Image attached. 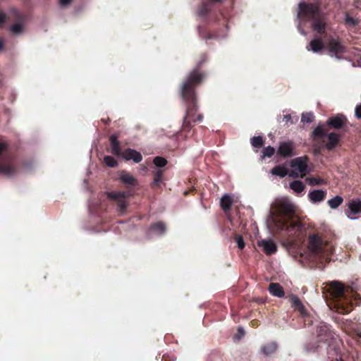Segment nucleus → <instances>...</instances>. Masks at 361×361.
I'll use <instances>...</instances> for the list:
<instances>
[{
	"mask_svg": "<svg viewBox=\"0 0 361 361\" xmlns=\"http://www.w3.org/2000/svg\"><path fill=\"white\" fill-rule=\"evenodd\" d=\"M295 206L286 198L278 200L273 206V211L271 213L270 221L273 226L279 229L301 230L304 225L300 221H291L290 226L287 223L295 216Z\"/></svg>",
	"mask_w": 361,
	"mask_h": 361,
	"instance_id": "f257e3e1",
	"label": "nucleus"
},
{
	"mask_svg": "<svg viewBox=\"0 0 361 361\" xmlns=\"http://www.w3.org/2000/svg\"><path fill=\"white\" fill-rule=\"evenodd\" d=\"M291 171L288 176L293 178H303L308 173L307 157H300L290 161Z\"/></svg>",
	"mask_w": 361,
	"mask_h": 361,
	"instance_id": "f03ea898",
	"label": "nucleus"
},
{
	"mask_svg": "<svg viewBox=\"0 0 361 361\" xmlns=\"http://www.w3.org/2000/svg\"><path fill=\"white\" fill-rule=\"evenodd\" d=\"M320 13L319 7L312 4L300 3L298 8V18L303 20L306 18L314 19Z\"/></svg>",
	"mask_w": 361,
	"mask_h": 361,
	"instance_id": "7ed1b4c3",
	"label": "nucleus"
},
{
	"mask_svg": "<svg viewBox=\"0 0 361 361\" xmlns=\"http://www.w3.org/2000/svg\"><path fill=\"white\" fill-rule=\"evenodd\" d=\"M309 249L316 255H324L331 252V248L327 244H324L317 235L310 237Z\"/></svg>",
	"mask_w": 361,
	"mask_h": 361,
	"instance_id": "20e7f679",
	"label": "nucleus"
},
{
	"mask_svg": "<svg viewBox=\"0 0 361 361\" xmlns=\"http://www.w3.org/2000/svg\"><path fill=\"white\" fill-rule=\"evenodd\" d=\"M294 145L292 142L285 141L282 142L279 144L278 147L277 153L283 157H290L293 156L295 154L294 151Z\"/></svg>",
	"mask_w": 361,
	"mask_h": 361,
	"instance_id": "39448f33",
	"label": "nucleus"
},
{
	"mask_svg": "<svg viewBox=\"0 0 361 361\" xmlns=\"http://www.w3.org/2000/svg\"><path fill=\"white\" fill-rule=\"evenodd\" d=\"M312 26L317 33L323 34L326 32V20L320 13L313 19Z\"/></svg>",
	"mask_w": 361,
	"mask_h": 361,
	"instance_id": "423d86ee",
	"label": "nucleus"
},
{
	"mask_svg": "<svg viewBox=\"0 0 361 361\" xmlns=\"http://www.w3.org/2000/svg\"><path fill=\"white\" fill-rule=\"evenodd\" d=\"M259 247L263 248L264 252L271 255L276 252L277 247L275 243L271 239H263L257 242Z\"/></svg>",
	"mask_w": 361,
	"mask_h": 361,
	"instance_id": "0eeeda50",
	"label": "nucleus"
},
{
	"mask_svg": "<svg viewBox=\"0 0 361 361\" xmlns=\"http://www.w3.org/2000/svg\"><path fill=\"white\" fill-rule=\"evenodd\" d=\"M347 122V118L342 114H338L335 116L331 117L327 120V125L330 126L334 129H340L345 126Z\"/></svg>",
	"mask_w": 361,
	"mask_h": 361,
	"instance_id": "6e6552de",
	"label": "nucleus"
},
{
	"mask_svg": "<svg viewBox=\"0 0 361 361\" xmlns=\"http://www.w3.org/2000/svg\"><path fill=\"white\" fill-rule=\"evenodd\" d=\"M329 51L337 56L340 54L345 52V47L341 44V42L336 39H330L328 43Z\"/></svg>",
	"mask_w": 361,
	"mask_h": 361,
	"instance_id": "1a4fd4ad",
	"label": "nucleus"
},
{
	"mask_svg": "<svg viewBox=\"0 0 361 361\" xmlns=\"http://www.w3.org/2000/svg\"><path fill=\"white\" fill-rule=\"evenodd\" d=\"M201 80V74L197 72L191 73L188 78V80L183 85V95L185 97L188 89H190L194 83L199 82Z\"/></svg>",
	"mask_w": 361,
	"mask_h": 361,
	"instance_id": "9d476101",
	"label": "nucleus"
},
{
	"mask_svg": "<svg viewBox=\"0 0 361 361\" xmlns=\"http://www.w3.org/2000/svg\"><path fill=\"white\" fill-rule=\"evenodd\" d=\"M123 158L126 160H133L135 163H139L142 161V157L141 154L136 150L132 149H128L125 150L121 154Z\"/></svg>",
	"mask_w": 361,
	"mask_h": 361,
	"instance_id": "9b49d317",
	"label": "nucleus"
},
{
	"mask_svg": "<svg viewBox=\"0 0 361 361\" xmlns=\"http://www.w3.org/2000/svg\"><path fill=\"white\" fill-rule=\"evenodd\" d=\"M329 291L336 298H339L343 295L344 286L343 283L338 281H331L329 283Z\"/></svg>",
	"mask_w": 361,
	"mask_h": 361,
	"instance_id": "f8f14e48",
	"label": "nucleus"
},
{
	"mask_svg": "<svg viewBox=\"0 0 361 361\" xmlns=\"http://www.w3.org/2000/svg\"><path fill=\"white\" fill-rule=\"evenodd\" d=\"M121 180L128 186H133L136 184V178L127 171H123L120 174Z\"/></svg>",
	"mask_w": 361,
	"mask_h": 361,
	"instance_id": "ddd939ff",
	"label": "nucleus"
},
{
	"mask_svg": "<svg viewBox=\"0 0 361 361\" xmlns=\"http://www.w3.org/2000/svg\"><path fill=\"white\" fill-rule=\"evenodd\" d=\"M308 196L312 202H319L325 198L326 192L322 190H315L310 192Z\"/></svg>",
	"mask_w": 361,
	"mask_h": 361,
	"instance_id": "4468645a",
	"label": "nucleus"
},
{
	"mask_svg": "<svg viewBox=\"0 0 361 361\" xmlns=\"http://www.w3.org/2000/svg\"><path fill=\"white\" fill-rule=\"evenodd\" d=\"M348 209L350 211V215H361V200H353L348 204Z\"/></svg>",
	"mask_w": 361,
	"mask_h": 361,
	"instance_id": "2eb2a0df",
	"label": "nucleus"
},
{
	"mask_svg": "<svg viewBox=\"0 0 361 361\" xmlns=\"http://www.w3.org/2000/svg\"><path fill=\"white\" fill-rule=\"evenodd\" d=\"M310 49L307 48L308 51H312L314 53H317L323 50L324 45L323 42L319 38H314L310 42Z\"/></svg>",
	"mask_w": 361,
	"mask_h": 361,
	"instance_id": "dca6fc26",
	"label": "nucleus"
},
{
	"mask_svg": "<svg viewBox=\"0 0 361 361\" xmlns=\"http://www.w3.org/2000/svg\"><path fill=\"white\" fill-rule=\"evenodd\" d=\"M328 142L326 144V147L329 150L334 149L340 140L339 135L334 133H331L327 135Z\"/></svg>",
	"mask_w": 361,
	"mask_h": 361,
	"instance_id": "f3484780",
	"label": "nucleus"
},
{
	"mask_svg": "<svg viewBox=\"0 0 361 361\" xmlns=\"http://www.w3.org/2000/svg\"><path fill=\"white\" fill-rule=\"evenodd\" d=\"M110 142L112 153L115 155L120 156L122 153L120 147V142L118 140L117 136L114 135H111L110 137Z\"/></svg>",
	"mask_w": 361,
	"mask_h": 361,
	"instance_id": "a211bd4d",
	"label": "nucleus"
},
{
	"mask_svg": "<svg viewBox=\"0 0 361 361\" xmlns=\"http://www.w3.org/2000/svg\"><path fill=\"white\" fill-rule=\"evenodd\" d=\"M269 292L274 296L281 298L284 295L283 288L276 283H271L269 286Z\"/></svg>",
	"mask_w": 361,
	"mask_h": 361,
	"instance_id": "6ab92c4d",
	"label": "nucleus"
},
{
	"mask_svg": "<svg viewBox=\"0 0 361 361\" xmlns=\"http://www.w3.org/2000/svg\"><path fill=\"white\" fill-rule=\"evenodd\" d=\"M15 173V169L10 164H0V174L11 176Z\"/></svg>",
	"mask_w": 361,
	"mask_h": 361,
	"instance_id": "aec40b11",
	"label": "nucleus"
},
{
	"mask_svg": "<svg viewBox=\"0 0 361 361\" xmlns=\"http://www.w3.org/2000/svg\"><path fill=\"white\" fill-rule=\"evenodd\" d=\"M271 173L274 176H278L281 178L285 177L286 175H288V169L283 166H277L274 167L271 170Z\"/></svg>",
	"mask_w": 361,
	"mask_h": 361,
	"instance_id": "412c9836",
	"label": "nucleus"
},
{
	"mask_svg": "<svg viewBox=\"0 0 361 361\" xmlns=\"http://www.w3.org/2000/svg\"><path fill=\"white\" fill-rule=\"evenodd\" d=\"M232 203V197L228 195H224L221 198V207L225 211L230 209Z\"/></svg>",
	"mask_w": 361,
	"mask_h": 361,
	"instance_id": "4be33fe9",
	"label": "nucleus"
},
{
	"mask_svg": "<svg viewBox=\"0 0 361 361\" xmlns=\"http://www.w3.org/2000/svg\"><path fill=\"white\" fill-rule=\"evenodd\" d=\"M290 188L295 193H300L305 189V185L300 180H294L290 183Z\"/></svg>",
	"mask_w": 361,
	"mask_h": 361,
	"instance_id": "5701e85b",
	"label": "nucleus"
},
{
	"mask_svg": "<svg viewBox=\"0 0 361 361\" xmlns=\"http://www.w3.org/2000/svg\"><path fill=\"white\" fill-rule=\"evenodd\" d=\"M276 347L277 345L275 343H267V345H263L261 348V350L263 354L269 355L275 352V350H276Z\"/></svg>",
	"mask_w": 361,
	"mask_h": 361,
	"instance_id": "b1692460",
	"label": "nucleus"
},
{
	"mask_svg": "<svg viewBox=\"0 0 361 361\" xmlns=\"http://www.w3.org/2000/svg\"><path fill=\"white\" fill-rule=\"evenodd\" d=\"M305 180L311 186L322 185L326 183L324 179L319 177H310L307 178Z\"/></svg>",
	"mask_w": 361,
	"mask_h": 361,
	"instance_id": "393cba45",
	"label": "nucleus"
},
{
	"mask_svg": "<svg viewBox=\"0 0 361 361\" xmlns=\"http://www.w3.org/2000/svg\"><path fill=\"white\" fill-rule=\"evenodd\" d=\"M343 200L341 196H336L328 200V204L331 209H336L343 202Z\"/></svg>",
	"mask_w": 361,
	"mask_h": 361,
	"instance_id": "a878e982",
	"label": "nucleus"
},
{
	"mask_svg": "<svg viewBox=\"0 0 361 361\" xmlns=\"http://www.w3.org/2000/svg\"><path fill=\"white\" fill-rule=\"evenodd\" d=\"M251 144L254 147H261L264 144L262 137H261V136L253 137L251 139Z\"/></svg>",
	"mask_w": 361,
	"mask_h": 361,
	"instance_id": "bb28decb",
	"label": "nucleus"
},
{
	"mask_svg": "<svg viewBox=\"0 0 361 361\" xmlns=\"http://www.w3.org/2000/svg\"><path fill=\"white\" fill-rule=\"evenodd\" d=\"M275 149L271 146L264 147L262 150V158L271 157L274 155Z\"/></svg>",
	"mask_w": 361,
	"mask_h": 361,
	"instance_id": "cd10ccee",
	"label": "nucleus"
},
{
	"mask_svg": "<svg viewBox=\"0 0 361 361\" xmlns=\"http://www.w3.org/2000/svg\"><path fill=\"white\" fill-rule=\"evenodd\" d=\"M109 197L118 202L121 200H123L126 197V193L121 192H114L109 193Z\"/></svg>",
	"mask_w": 361,
	"mask_h": 361,
	"instance_id": "c85d7f7f",
	"label": "nucleus"
},
{
	"mask_svg": "<svg viewBox=\"0 0 361 361\" xmlns=\"http://www.w3.org/2000/svg\"><path fill=\"white\" fill-rule=\"evenodd\" d=\"M291 302L293 306L297 307L301 312H303L304 307L298 297L292 296Z\"/></svg>",
	"mask_w": 361,
	"mask_h": 361,
	"instance_id": "c756f323",
	"label": "nucleus"
},
{
	"mask_svg": "<svg viewBox=\"0 0 361 361\" xmlns=\"http://www.w3.org/2000/svg\"><path fill=\"white\" fill-rule=\"evenodd\" d=\"M314 118L312 113H304L302 114L301 121L302 123H312Z\"/></svg>",
	"mask_w": 361,
	"mask_h": 361,
	"instance_id": "7c9ffc66",
	"label": "nucleus"
},
{
	"mask_svg": "<svg viewBox=\"0 0 361 361\" xmlns=\"http://www.w3.org/2000/svg\"><path fill=\"white\" fill-rule=\"evenodd\" d=\"M152 229L157 233H164L165 232V226L162 223H157L152 226Z\"/></svg>",
	"mask_w": 361,
	"mask_h": 361,
	"instance_id": "2f4dec72",
	"label": "nucleus"
},
{
	"mask_svg": "<svg viewBox=\"0 0 361 361\" xmlns=\"http://www.w3.org/2000/svg\"><path fill=\"white\" fill-rule=\"evenodd\" d=\"M325 134H326V130L323 128L318 126L313 131L312 135L314 137H322Z\"/></svg>",
	"mask_w": 361,
	"mask_h": 361,
	"instance_id": "473e14b6",
	"label": "nucleus"
},
{
	"mask_svg": "<svg viewBox=\"0 0 361 361\" xmlns=\"http://www.w3.org/2000/svg\"><path fill=\"white\" fill-rule=\"evenodd\" d=\"M104 163L109 167H114L117 165L115 159L110 156H106L104 158Z\"/></svg>",
	"mask_w": 361,
	"mask_h": 361,
	"instance_id": "72a5a7b5",
	"label": "nucleus"
},
{
	"mask_svg": "<svg viewBox=\"0 0 361 361\" xmlns=\"http://www.w3.org/2000/svg\"><path fill=\"white\" fill-rule=\"evenodd\" d=\"M154 164L158 166V167H163L164 166L167 161L166 160L163 158V157H156L154 159Z\"/></svg>",
	"mask_w": 361,
	"mask_h": 361,
	"instance_id": "f704fd0d",
	"label": "nucleus"
},
{
	"mask_svg": "<svg viewBox=\"0 0 361 361\" xmlns=\"http://www.w3.org/2000/svg\"><path fill=\"white\" fill-rule=\"evenodd\" d=\"M10 30L13 34H20L23 31V26L20 23H16L11 27Z\"/></svg>",
	"mask_w": 361,
	"mask_h": 361,
	"instance_id": "c9c22d12",
	"label": "nucleus"
},
{
	"mask_svg": "<svg viewBox=\"0 0 361 361\" xmlns=\"http://www.w3.org/2000/svg\"><path fill=\"white\" fill-rule=\"evenodd\" d=\"M235 241H236V243L238 245V247L240 248V249H243L244 247H245V243H244V240L243 238V237L241 235H237L235 237Z\"/></svg>",
	"mask_w": 361,
	"mask_h": 361,
	"instance_id": "e433bc0d",
	"label": "nucleus"
},
{
	"mask_svg": "<svg viewBox=\"0 0 361 361\" xmlns=\"http://www.w3.org/2000/svg\"><path fill=\"white\" fill-rule=\"evenodd\" d=\"M355 115L357 118H361V104L356 106L355 109Z\"/></svg>",
	"mask_w": 361,
	"mask_h": 361,
	"instance_id": "4c0bfd02",
	"label": "nucleus"
},
{
	"mask_svg": "<svg viewBox=\"0 0 361 361\" xmlns=\"http://www.w3.org/2000/svg\"><path fill=\"white\" fill-rule=\"evenodd\" d=\"M238 331V334L235 336V338L240 339L245 335V331L242 327H239Z\"/></svg>",
	"mask_w": 361,
	"mask_h": 361,
	"instance_id": "58836bf2",
	"label": "nucleus"
},
{
	"mask_svg": "<svg viewBox=\"0 0 361 361\" xmlns=\"http://www.w3.org/2000/svg\"><path fill=\"white\" fill-rule=\"evenodd\" d=\"M118 207L121 208V210H124L126 207V204L123 200H121L118 202Z\"/></svg>",
	"mask_w": 361,
	"mask_h": 361,
	"instance_id": "ea45409f",
	"label": "nucleus"
},
{
	"mask_svg": "<svg viewBox=\"0 0 361 361\" xmlns=\"http://www.w3.org/2000/svg\"><path fill=\"white\" fill-rule=\"evenodd\" d=\"M161 175H162V173H161V171H158L157 172V174H156L157 178H155V180H154V182H155L156 183H157L160 180V179H161Z\"/></svg>",
	"mask_w": 361,
	"mask_h": 361,
	"instance_id": "a19ab883",
	"label": "nucleus"
},
{
	"mask_svg": "<svg viewBox=\"0 0 361 361\" xmlns=\"http://www.w3.org/2000/svg\"><path fill=\"white\" fill-rule=\"evenodd\" d=\"M6 16L3 13H0V27L4 24L5 22Z\"/></svg>",
	"mask_w": 361,
	"mask_h": 361,
	"instance_id": "79ce46f5",
	"label": "nucleus"
},
{
	"mask_svg": "<svg viewBox=\"0 0 361 361\" xmlns=\"http://www.w3.org/2000/svg\"><path fill=\"white\" fill-rule=\"evenodd\" d=\"M71 0H60V4L62 6H66L71 4Z\"/></svg>",
	"mask_w": 361,
	"mask_h": 361,
	"instance_id": "37998d69",
	"label": "nucleus"
},
{
	"mask_svg": "<svg viewBox=\"0 0 361 361\" xmlns=\"http://www.w3.org/2000/svg\"><path fill=\"white\" fill-rule=\"evenodd\" d=\"M284 119L287 121V122H290V123H293V121L291 119V116L290 114H287L286 116H284Z\"/></svg>",
	"mask_w": 361,
	"mask_h": 361,
	"instance_id": "c03bdc74",
	"label": "nucleus"
},
{
	"mask_svg": "<svg viewBox=\"0 0 361 361\" xmlns=\"http://www.w3.org/2000/svg\"><path fill=\"white\" fill-rule=\"evenodd\" d=\"M6 148V145L4 142H0V154Z\"/></svg>",
	"mask_w": 361,
	"mask_h": 361,
	"instance_id": "a18cd8bd",
	"label": "nucleus"
},
{
	"mask_svg": "<svg viewBox=\"0 0 361 361\" xmlns=\"http://www.w3.org/2000/svg\"><path fill=\"white\" fill-rule=\"evenodd\" d=\"M345 20H346L347 23H351V24H355L354 20L351 17H350L349 16H346Z\"/></svg>",
	"mask_w": 361,
	"mask_h": 361,
	"instance_id": "49530a36",
	"label": "nucleus"
},
{
	"mask_svg": "<svg viewBox=\"0 0 361 361\" xmlns=\"http://www.w3.org/2000/svg\"><path fill=\"white\" fill-rule=\"evenodd\" d=\"M194 122H196V121H202V116L201 114H199L197 118H191Z\"/></svg>",
	"mask_w": 361,
	"mask_h": 361,
	"instance_id": "de8ad7c7",
	"label": "nucleus"
},
{
	"mask_svg": "<svg viewBox=\"0 0 361 361\" xmlns=\"http://www.w3.org/2000/svg\"><path fill=\"white\" fill-rule=\"evenodd\" d=\"M4 47V42L1 39H0V50L3 49Z\"/></svg>",
	"mask_w": 361,
	"mask_h": 361,
	"instance_id": "09e8293b",
	"label": "nucleus"
},
{
	"mask_svg": "<svg viewBox=\"0 0 361 361\" xmlns=\"http://www.w3.org/2000/svg\"><path fill=\"white\" fill-rule=\"evenodd\" d=\"M190 116H190V112H188V113L187 114V116H186V118H187L188 119H189V120H190Z\"/></svg>",
	"mask_w": 361,
	"mask_h": 361,
	"instance_id": "8fccbe9b",
	"label": "nucleus"
},
{
	"mask_svg": "<svg viewBox=\"0 0 361 361\" xmlns=\"http://www.w3.org/2000/svg\"><path fill=\"white\" fill-rule=\"evenodd\" d=\"M300 32L302 34V35H305V32L303 30H300Z\"/></svg>",
	"mask_w": 361,
	"mask_h": 361,
	"instance_id": "3c124183",
	"label": "nucleus"
},
{
	"mask_svg": "<svg viewBox=\"0 0 361 361\" xmlns=\"http://www.w3.org/2000/svg\"><path fill=\"white\" fill-rule=\"evenodd\" d=\"M348 216H349L351 219H355V218H354V217H353V216H350V215H349Z\"/></svg>",
	"mask_w": 361,
	"mask_h": 361,
	"instance_id": "603ef678",
	"label": "nucleus"
},
{
	"mask_svg": "<svg viewBox=\"0 0 361 361\" xmlns=\"http://www.w3.org/2000/svg\"><path fill=\"white\" fill-rule=\"evenodd\" d=\"M360 336H361V334H360Z\"/></svg>",
	"mask_w": 361,
	"mask_h": 361,
	"instance_id": "864d4df0",
	"label": "nucleus"
}]
</instances>
